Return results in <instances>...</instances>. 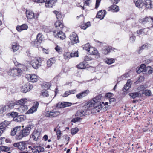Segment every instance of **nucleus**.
Instances as JSON below:
<instances>
[{
  "mask_svg": "<svg viewBox=\"0 0 153 153\" xmlns=\"http://www.w3.org/2000/svg\"><path fill=\"white\" fill-rule=\"evenodd\" d=\"M89 93V91L86 90L82 92L79 93L76 95V97L78 99H81L83 97L86 96Z\"/></svg>",
  "mask_w": 153,
  "mask_h": 153,
  "instance_id": "15",
  "label": "nucleus"
},
{
  "mask_svg": "<svg viewBox=\"0 0 153 153\" xmlns=\"http://www.w3.org/2000/svg\"><path fill=\"white\" fill-rule=\"evenodd\" d=\"M148 45V44H146L145 45H142L141 47L140 48V49L139 50V51H140L141 49H145V48H147L148 47V45Z\"/></svg>",
  "mask_w": 153,
  "mask_h": 153,
  "instance_id": "61",
  "label": "nucleus"
},
{
  "mask_svg": "<svg viewBox=\"0 0 153 153\" xmlns=\"http://www.w3.org/2000/svg\"><path fill=\"white\" fill-rule=\"evenodd\" d=\"M26 14L27 19H31L33 18H35V16L34 13L30 10H27L26 12Z\"/></svg>",
  "mask_w": 153,
  "mask_h": 153,
  "instance_id": "20",
  "label": "nucleus"
},
{
  "mask_svg": "<svg viewBox=\"0 0 153 153\" xmlns=\"http://www.w3.org/2000/svg\"><path fill=\"white\" fill-rule=\"evenodd\" d=\"M20 130V126H18L13 128V129L11 130V135L12 136L15 135L17 132L19 131Z\"/></svg>",
  "mask_w": 153,
  "mask_h": 153,
  "instance_id": "26",
  "label": "nucleus"
},
{
  "mask_svg": "<svg viewBox=\"0 0 153 153\" xmlns=\"http://www.w3.org/2000/svg\"><path fill=\"white\" fill-rule=\"evenodd\" d=\"M33 127V125L31 124L27 125L18 134H17V139L20 140L24 137H25L30 134V130Z\"/></svg>",
  "mask_w": 153,
  "mask_h": 153,
  "instance_id": "2",
  "label": "nucleus"
},
{
  "mask_svg": "<svg viewBox=\"0 0 153 153\" xmlns=\"http://www.w3.org/2000/svg\"><path fill=\"white\" fill-rule=\"evenodd\" d=\"M8 73L9 75L11 76H16L21 74L22 71L19 68H14L10 69Z\"/></svg>",
  "mask_w": 153,
  "mask_h": 153,
  "instance_id": "7",
  "label": "nucleus"
},
{
  "mask_svg": "<svg viewBox=\"0 0 153 153\" xmlns=\"http://www.w3.org/2000/svg\"><path fill=\"white\" fill-rule=\"evenodd\" d=\"M56 32V31H53L54 35L55 37L59 38L62 40H63L65 38V35L62 31H60L59 32H57L56 34L55 33Z\"/></svg>",
  "mask_w": 153,
  "mask_h": 153,
  "instance_id": "12",
  "label": "nucleus"
},
{
  "mask_svg": "<svg viewBox=\"0 0 153 153\" xmlns=\"http://www.w3.org/2000/svg\"><path fill=\"white\" fill-rule=\"evenodd\" d=\"M105 63L108 64H111L114 62V60L112 58L107 59H105Z\"/></svg>",
  "mask_w": 153,
  "mask_h": 153,
  "instance_id": "37",
  "label": "nucleus"
},
{
  "mask_svg": "<svg viewBox=\"0 0 153 153\" xmlns=\"http://www.w3.org/2000/svg\"><path fill=\"white\" fill-rule=\"evenodd\" d=\"M84 5L83 7H82V8L83 10L84 9V6H88L90 2V0H83Z\"/></svg>",
  "mask_w": 153,
  "mask_h": 153,
  "instance_id": "47",
  "label": "nucleus"
},
{
  "mask_svg": "<svg viewBox=\"0 0 153 153\" xmlns=\"http://www.w3.org/2000/svg\"><path fill=\"white\" fill-rule=\"evenodd\" d=\"M145 4L146 7L147 8L151 9L152 8V4L150 0H145Z\"/></svg>",
  "mask_w": 153,
  "mask_h": 153,
  "instance_id": "24",
  "label": "nucleus"
},
{
  "mask_svg": "<svg viewBox=\"0 0 153 153\" xmlns=\"http://www.w3.org/2000/svg\"><path fill=\"white\" fill-rule=\"evenodd\" d=\"M88 52L91 55H97L99 54V53L97 50L95 48L93 47H90V48L89 49Z\"/></svg>",
  "mask_w": 153,
  "mask_h": 153,
  "instance_id": "18",
  "label": "nucleus"
},
{
  "mask_svg": "<svg viewBox=\"0 0 153 153\" xmlns=\"http://www.w3.org/2000/svg\"><path fill=\"white\" fill-rule=\"evenodd\" d=\"M100 95L96 97L91 100L89 104V107L91 108V111L94 113L100 112L102 109V106L100 102Z\"/></svg>",
  "mask_w": 153,
  "mask_h": 153,
  "instance_id": "1",
  "label": "nucleus"
},
{
  "mask_svg": "<svg viewBox=\"0 0 153 153\" xmlns=\"http://www.w3.org/2000/svg\"><path fill=\"white\" fill-rule=\"evenodd\" d=\"M84 111L83 110L78 111H77V113L76 114V116L78 117H81L84 115L83 114Z\"/></svg>",
  "mask_w": 153,
  "mask_h": 153,
  "instance_id": "42",
  "label": "nucleus"
},
{
  "mask_svg": "<svg viewBox=\"0 0 153 153\" xmlns=\"http://www.w3.org/2000/svg\"><path fill=\"white\" fill-rule=\"evenodd\" d=\"M134 1L136 6L139 8H142L144 5L142 0H134Z\"/></svg>",
  "mask_w": 153,
  "mask_h": 153,
  "instance_id": "14",
  "label": "nucleus"
},
{
  "mask_svg": "<svg viewBox=\"0 0 153 153\" xmlns=\"http://www.w3.org/2000/svg\"><path fill=\"white\" fill-rule=\"evenodd\" d=\"M144 69L145 71V72H147L149 74H152L153 71V69L150 66H147L146 67L145 66Z\"/></svg>",
  "mask_w": 153,
  "mask_h": 153,
  "instance_id": "32",
  "label": "nucleus"
},
{
  "mask_svg": "<svg viewBox=\"0 0 153 153\" xmlns=\"http://www.w3.org/2000/svg\"><path fill=\"white\" fill-rule=\"evenodd\" d=\"M27 101V99L26 98L22 99L16 102V105H22L25 104L26 102Z\"/></svg>",
  "mask_w": 153,
  "mask_h": 153,
  "instance_id": "31",
  "label": "nucleus"
},
{
  "mask_svg": "<svg viewBox=\"0 0 153 153\" xmlns=\"http://www.w3.org/2000/svg\"><path fill=\"white\" fill-rule=\"evenodd\" d=\"M57 0H37L35 1L37 3H43L45 2V7L46 8H52L55 6V3L57 2Z\"/></svg>",
  "mask_w": 153,
  "mask_h": 153,
  "instance_id": "3",
  "label": "nucleus"
},
{
  "mask_svg": "<svg viewBox=\"0 0 153 153\" xmlns=\"http://www.w3.org/2000/svg\"><path fill=\"white\" fill-rule=\"evenodd\" d=\"M40 133V132L37 130L34 131L31 135V137L34 140L37 141L39 139Z\"/></svg>",
  "mask_w": 153,
  "mask_h": 153,
  "instance_id": "13",
  "label": "nucleus"
},
{
  "mask_svg": "<svg viewBox=\"0 0 153 153\" xmlns=\"http://www.w3.org/2000/svg\"><path fill=\"white\" fill-rule=\"evenodd\" d=\"M150 20V18L148 17H146L143 19L142 20L141 22L143 24H144L147 22H149Z\"/></svg>",
  "mask_w": 153,
  "mask_h": 153,
  "instance_id": "46",
  "label": "nucleus"
},
{
  "mask_svg": "<svg viewBox=\"0 0 153 153\" xmlns=\"http://www.w3.org/2000/svg\"><path fill=\"white\" fill-rule=\"evenodd\" d=\"M39 105L38 102H36L30 109L25 113V114H30L36 112L38 108Z\"/></svg>",
  "mask_w": 153,
  "mask_h": 153,
  "instance_id": "10",
  "label": "nucleus"
},
{
  "mask_svg": "<svg viewBox=\"0 0 153 153\" xmlns=\"http://www.w3.org/2000/svg\"><path fill=\"white\" fill-rule=\"evenodd\" d=\"M13 120L17 122H21L24 120V116L23 115L17 116L16 117L13 118Z\"/></svg>",
  "mask_w": 153,
  "mask_h": 153,
  "instance_id": "16",
  "label": "nucleus"
},
{
  "mask_svg": "<svg viewBox=\"0 0 153 153\" xmlns=\"http://www.w3.org/2000/svg\"><path fill=\"white\" fill-rule=\"evenodd\" d=\"M129 95L133 99L136 97H138L141 96V94L139 92L130 93L129 94Z\"/></svg>",
  "mask_w": 153,
  "mask_h": 153,
  "instance_id": "33",
  "label": "nucleus"
},
{
  "mask_svg": "<svg viewBox=\"0 0 153 153\" xmlns=\"http://www.w3.org/2000/svg\"><path fill=\"white\" fill-rule=\"evenodd\" d=\"M43 39V36L41 33L38 34L37 36L36 39L38 42L41 43Z\"/></svg>",
  "mask_w": 153,
  "mask_h": 153,
  "instance_id": "36",
  "label": "nucleus"
},
{
  "mask_svg": "<svg viewBox=\"0 0 153 153\" xmlns=\"http://www.w3.org/2000/svg\"><path fill=\"white\" fill-rule=\"evenodd\" d=\"M130 83V80L129 79L128 80L127 83L125 85L123 89V90L124 92L126 91L129 89V88H130L131 84Z\"/></svg>",
  "mask_w": 153,
  "mask_h": 153,
  "instance_id": "25",
  "label": "nucleus"
},
{
  "mask_svg": "<svg viewBox=\"0 0 153 153\" xmlns=\"http://www.w3.org/2000/svg\"><path fill=\"white\" fill-rule=\"evenodd\" d=\"M28 28V26L26 24H22L20 26H17L16 27V30L19 32H21V31L27 30Z\"/></svg>",
  "mask_w": 153,
  "mask_h": 153,
  "instance_id": "19",
  "label": "nucleus"
},
{
  "mask_svg": "<svg viewBox=\"0 0 153 153\" xmlns=\"http://www.w3.org/2000/svg\"><path fill=\"white\" fill-rule=\"evenodd\" d=\"M70 39L73 43H76L79 42L78 37L74 32H73L70 36Z\"/></svg>",
  "mask_w": 153,
  "mask_h": 153,
  "instance_id": "11",
  "label": "nucleus"
},
{
  "mask_svg": "<svg viewBox=\"0 0 153 153\" xmlns=\"http://www.w3.org/2000/svg\"><path fill=\"white\" fill-rule=\"evenodd\" d=\"M108 10H112L113 12H117L119 10V7L115 5H112L108 8Z\"/></svg>",
  "mask_w": 153,
  "mask_h": 153,
  "instance_id": "22",
  "label": "nucleus"
},
{
  "mask_svg": "<svg viewBox=\"0 0 153 153\" xmlns=\"http://www.w3.org/2000/svg\"><path fill=\"white\" fill-rule=\"evenodd\" d=\"M55 49L56 51L58 52L59 53H60L62 52V49L59 46L57 45L55 48Z\"/></svg>",
  "mask_w": 153,
  "mask_h": 153,
  "instance_id": "55",
  "label": "nucleus"
},
{
  "mask_svg": "<svg viewBox=\"0 0 153 153\" xmlns=\"http://www.w3.org/2000/svg\"><path fill=\"white\" fill-rule=\"evenodd\" d=\"M16 104V103L14 102H11L9 104H8V105L7 106H8V108H13L14 105Z\"/></svg>",
  "mask_w": 153,
  "mask_h": 153,
  "instance_id": "50",
  "label": "nucleus"
},
{
  "mask_svg": "<svg viewBox=\"0 0 153 153\" xmlns=\"http://www.w3.org/2000/svg\"><path fill=\"white\" fill-rule=\"evenodd\" d=\"M13 146L21 151L25 150L27 147L26 142L25 141H21L15 143L13 144Z\"/></svg>",
  "mask_w": 153,
  "mask_h": 153,
  "instance_id": "5",
  "label": "nucleus"
},
{
  "mask_svg": "<svg viewBox=\"0 0 153 153\" xmlns=\"http://www.w3.org/2000/svg\"><path fill=\"white\" fill-rule=\"evenodd\" d=\"M112 94L111 93H107L106 94L105 96L108 98H110L112 97Z\"/></svg>",
  "mask_w": 153,
  "mask_h": 153,
  "instance_id": "64",
  "label": "nucleus"
},
{
  "mask_svg": "<svg viewBox=\"0 0 153 153\" xmlns=\"http://www.w3.org/2000/svg\"><path fill=\"white\" fill-rule=\"evenodd\" d=\"M91 47L90 46V45L88 43H87L86 44L83 45V49L87 51L88 52V51L89 50L90 48V47Z\"/></svg>",
  "mask_w": 153,
  "mask_h": 153,
  "instance_id": "40",
  "label": "nucleus"
},
{
  "mask_svg": "<svg viewBox=\"0 0 153 153\" xmlns=\"http://www.w3.org/2000/svg\"><path fill=\"white\" fill-rule=\"evenodd\" d=\"M60 114L59 111L52 110L46 111L45 113V117L51 118L56 117L59 115Z\"/></svg>",
  "mask_w": 153,
  "mask_h": 153,
  "instance_id": "4",
  "label": "nucleus"
},
{
  "mask_svg": "<svg viewBox=\"0 0 153 153\" xmlns=\"http://www.w3.org/2000/svg\"><path fill=\"white\" fill-rule=\"evenodd\" d=\"M35 149H37V151H38V153H39L40 152H43L44 151V148L41 146H36Z\"/></svg>",
  "mask_w": 153,
  "mask_h": 153,
  "instance_id": "43",
  "label": "nucleus"
},
{
  "mask_svg": "<svg viewBox=\"0 0 153 153\" xmlns=\"http://www.w3.org/2000/svg\"><path fill=\"white\" fill-rule=\"evenodd\" d=\"M61 134V131L60 130H58L56 131V135H57V139L59 140Z\"/></svg>",
  "mask_w": 153,
  "mask_h": 153,
  "instance_id": "59",
  "label": "nucleus"
},
{
  "mask_svg": "<svg viewBox=\"0 0 153 153\" xmlns=\"http://www.w3.org/2000/svg\"><path fill=\"white\" fill-rule=\"evenodd\" d=\"M10 115L13 117L14 118L17 116L18 115V113L17 112H13L10 114Z\"/></svg>",
  "mask_w": 153,
  "mask_h": 153,
  "instance_id": "58",
  "label": "nucleus"
},
{
  "mask_svg": "<svg viewBox=\"0 0 153 153\" xmlns=\"http://www.w3.org/2000/svg\"><path fill=\"white\" fill-rule=\"evenodd\" d=\"M78 130V129L77 128H73L71 129V133L73 135L77 133Z\"/></svg>",
  "mask_w": 153,
  "mask_h": 153,
  "instance_id": "49",
  "label": "nucleus"
},
{
  "mask_svg": "<svg viewBox=\"0 0 153 153\" xmlns=\"http://www.w3.org/2000/svg\"><path fill=\"white\" fill-rule=\"evenodd\" d=\"M26 77L29 81L32 82H36L38 80L37 76L34 74H27Z\"/></svg>",
  "mask_w": 153,
  "mask_h": 153,
  "instance_id": "9",
  "label": "nucleus"
},
{
  "mask_svg": "<svg viewBox=\"0 0 153 153\" xmlns=\"http://www.w3.org/2000/svg\"><path fill=\"white\" fill-rule=\"evenodd\" d=\"M101 0H96V3L95 4V8L96 9H97L98 8L99 5L101 1Z\"/></svg>",
  "mask_w": 153,
  "mask_h": 153,
  "instance_id": "60",
  "label": "nucleus"
},
{
  "mask_svg": "<svg viewBox=\"0 0 153 153\" xmlns=\"http://www.w3.org/2000/svg\"><path fill=\"white\" fill-rule=\"evenodd\" d=\"M111 49V48L110 47L106 46L104 48L102 49V53L105 55H107L110 52Z\"/></svg>",
  "mask_w": 153,
  "mask_h": 153,
  "instance_id": "23",
  "label": "nucleus"
},
{
  "mask_svg": "<svg viewBox=\"0 0 153 153\" xmlns=\"http://www.w3.org/2000/svg\"><path fill=\"white\" fill-rule=\"evenodd\" d=\"M19 48V45L16 43H13L12 45V48L13 52H15L18 50Z\"/></svg>",
  "mask_w": 153,
  "mask_h": 153,
  "instance_id": "35",
  "label": "nucleus"
},
{
  "mask_svg": "<svg viewBox=\"0 0 153 153\" xmlns=\"http://www.w3.org/2000/svg\"><path fill=\"white\" fill-rule=\"evenodd\" d=\"M42 62V59L40 58H35L32 60L31 63L32 67L35 69H38L41 66L40 64Z\"/></svg>",
  "mask_w": 153,
  "mask_h": 153,
  "instance_id": "6",
  "label": "nucleus"
},
{
  "mask_svg": "<svg viewBox=\"0 0 153 153\" xmlns=\"http://www.w3.org/2000/svg\"><path fill=\"white\" fill-rule=\"evenodd\" d=\"M76 89L67 91L63 95V97H65L68 96L70 94H74L76 92Z\"/></svg>",
  "mask_w": 153,
  "mask_h": 153,
  "instance_id": "29",
  "label": "nucleus"
},
{
  "mask_svg": "<svg viewBox=\"0 0 153 153\" xmlns=\"http://www.w3.org/2000/svg\"><path fill=\"white\" fill-rule=\"evenodd\" d=\"M53 12L55 14L56 18L57 19H59L61 18V13L57 11H54Z\"/></svg>",
  "mask_w": 153,
  "mask_h": 153,
  "instance_id": "44",
  "label": "nucleus"
},
{
  "mask_svg": "<svg viewBox=\"0 0 153 153\" xmlns=\"http://www.w3.org/2000/svg\"><path fill=\"white\" fill-rule=\"evenodd\" d=\"M147 28H144L143 29H141L140 30H139L137 31V34H141L142 33L145 34H146V33L145 32L146 31H147Z\"/></svg>",
  "mask_w": 153,
  "mask_h": 153,
  "instance_id": "38",
  "label": "nucleus"
},
{
  "mask_svg": "<svg viewBox=\"0 0 153 153\" xmlns=\"http://www.w3.org/2000/svg\"><path fill=\"white\" fill-rule=\"evenodd\" d=\"M63 103H64V102H59L56 105V107H57L58 108H64V105Z\"/></svg>",
  "mask_w": 153,
  "mask_h": 153,
  "instance_id": "48",
  "label": "nucleus"
},
{
  "mask_svg": "<svg viewBox=\"0 0 153 153\" xmlns=\"http://www.w3.org/2000/svg\"><path fill=\"white\" fill-rule=\"evenodd\" d=\"M70 53L71 57H77L78 56V54L77 51H76L74 53Z\"/></svg>",
  "mask_w": 153,
  "mask_h": 153,
  "instance_id": "52",
  "label": "nucleus"
},
{
  "mask_svg": "<svg viewBox=\"0 0 153 153\" xmlns=\"http://www.w3.org/2000/svg\"><path fill=\"white\" fill-rule=\"evenodd\" d=\"M56 27H58V29L60 30H62L63 28V25L59 21H56L54 24Z\"/></svg>",
  "mask_w": 153,
  "mask_h": 153,
  "instance_id": "30",
  "label": "nucleus"
},
{
  "mask_svg": "<svg viewBox=\"0 0 153 153\" xmlns=\"http://www.w3.org/2000/svg\"><path fill=\"white\" fill-rule=\"evenodd\" d=\"M42 95L44 97H48L49 94L48 93V91H45L42 92Z\"/></svg>",
  "mask_w": 153,
  "mask_h": 153,
  "instance_id": "54",
  "label": "nucleus"
},
{
  "mask_svg": "<svg viewBox=\"0 0 153 153\" xmlns=\"http://www.w3.org/2000/svg\"><path fill=\"white\" fill-rule=\"evenodd\" d=\"M71 53L69 52H65L63 54L64 59L68 61L71 58Z\"/></svg>",
  "mask_w": 153,
  "mask_h": 153,
  "instance_id": "34",
  "label": "nucleus"
},
{
  "mask_svg": "<svg viewBox=\"0 0 153 153\" xmlns=\"http://www.w3.org/2000/svg\"><path fill=\"white\" fill-rule=\"evenodd\" d=\"M91 58L90 56H85L84 57V60L85 61H89L91 60Z\"/></svg>",
  "mask_w": 153,
  "mask_h": 153,
  "instance_id": "63",
  "label": "nucleus"
},
{
  "mask_svg": "<svg viewBox=\"0 0 153 153\" xmlns=\"http://www.w3.org/2000/svg\"><path fill=\"white\" fill-rule=\"evenodd\" d=\"M77 67L79 69H85L86 68L85 64L83 62L80 63L77 65Z\"/></svg>",
  "mask_w": 153,
  "mask_h": 153,
  "instance_id": "39",
  "label": "nucleus"
},
{
  "mask_svg": "<svg viewBox=\"0 0 153 153\" xmlns=\"http://www.w3.org/2000/svg\"><path fill=\"white\" fill-rule=\"evenodd\" d=\"M8 109V106H4L3 107L1 108H0V114H2L3 112L5 111Z\"/></svg>",
  "mask_w": 153,
  "mask_h": 153,
  "instance_id": "41",
  "label": "nucleus"
},
{
  "mask_svg": "<svg viewBox=\"0 0 153 153\" xmlns=\"http://www.w3.org/2000/svg\"><path fill=\"white\" fill-rule=\"evenodd\" d=\"M20 108L22 111H25L28 109V107L27 105H23L20 106Z\"/></svg>",
  "mask_w": 153,
  "mask_h": 153,
  "instance_id": "56",
  "label": "nucleus"
},
{
  "mask_svg": "<svg viewBox=\"0 0 153 153\" xmlns=\"http://www.w3.org/2000/svg\"><path fill=\"white\" fill-rule=\"evenodd\" d=\"M10 124V122L5 121L3 122L0 124V128L2 129H4V131H5L6 128Z\"/></svg>",
  "mask_w": 153,
  "mask_h": 153,
  "instance_id": "21",
  "label": "nucleus"
},
{
  "mask_svg": "<svg viewBox=\"0 0 153 153\" xmlns=\"http://www.w3.org/2000/svg\"><path fill=\"white\" fill-rule=\"evenodd\" d=\"M56 62V59L55 58H51L48 60L47 61V65L48 67H51L52 64Z\"/></svg>",
  "mask_w": 153,
  "mask_h": 153,
  "instance_id": "28",
  "label": "nucleus"
},
{
  "mask_svg": "<svg viewBox=\"0 0 153 153\" xmlns=\"http://www.w3.org/2000/svg\"><path fill=\"white\" fill-rule=\"evenodd\" d=\"M64 108L67 107H69L71 106L72 104L71 103L69 102H64Z\"/></svg>",
  "mask_w": 153,
  "mask_h": 153,
  "instance_id": "57",
  "label": "nucleus"
},
{
  "mask_svg": "<svg viewBox=\"0 0 153 153\" xmlns=\"http://www.w3.org/2000/svg\"><path fill=\"white\" fill-rule=\"evenodd\" d=\"M143 94L146 96H150L151 94V92L150 90H146L144 91Z\"/></svg>",
  "mask_w": 153,
  "mask_h": 153,
  "instance_id": "51",
  "label": "nucleus"
},
{
  "mask_svg": "<svg viewBox=\"0 0 153 153\" xmlns=\"http://www.w3.org/2000/svg\"><path fill=\"white\" fill-rule=\"evenodd\" d=\"M105 10H101L99 11L96 16L97 17L102 19L103 18L105 15Z\"/></svg>",
  "mask_w": 153,
  "mask_h": 153,
  "instance_id": "17",
  "label": "nucleus"
},
{
  "mask_svg": "<svg viewBox=\"0 0 153 153\" xmlns=\"http://www.w3.org/2000/svg\"><path fill=\"white\" fill-rule=\"evenodd\" d=\"M145 67V65L144 64H141L140 67L137 69L136 72L137 73L140 74L141 72H145V71L144 70V68Z\"/></svg>",
  "mask_w": 153,
  "mask_h": 153,
  "instance_id": "27",
  "label": "nucleus"
},
{
  "mask_svg": "<svg viewBox=\"0 0 153 153\" xmlns=\"http://www.w3.org/2000/svg\"><path fill=\"white\" fill-rule=\"evenodd\" d=\"M135 37L132 35L131 36H130V40L131 42H133L135 41Z\"/></svg>",
  "mask_w": 153,
  "mask_h": 153,
  "instance_id": "62",
  "label": "nucleus"
},
{
  "mask_svg": "<svg viewBox=\"0 0 153 153\" xmlns=\"http://www.w3.org/2000/svg\"><path fill=\"white\" fill-rule=\"evenodd\" d=\"M76 117V118H73L72 119L71 121L72 122L74 123H75L76 122H80L82 120V119L80 117L78 116Z\"/></svg>",
  "mask_w": 153,
  "mask_h": 153,
  "instance_id": "45",
  "label": "nucleus"
},
{
  "mask_svg": "<svg viewBox=\"0 0 153 153\" xmlns=\"http://www.w3.org/2000/svg\"><path fill=\"white\" fill-rule=\"evenodd\" d=\"M129 76V74L128 73H125L123 75L121 76V78L122 79H125L126 78H128Z\"/></svg>",
  "mask_w": 153,
  "mask_h": 153,
  "instance_id": "53",
  "label": "nucleus"
},
{
  "mask_svg": "<svg viewBox=\"0 0 153 153\" xmlns=\"http://www.w3.org/2000/svg\"><path fill=\"white\" fill-rule=\"evenodd\" d=\"M33 88V86L31 85L29 83H27L22 86L21 91L22 92L26 93L32 89Z\"/></svg>",
  "mask_w": 153,
  "mask_h": 153,
  "instance_id": "8",
  "label": "nucleus"
}]
</instances>
